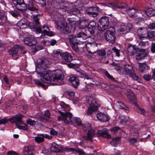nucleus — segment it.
<instances>
[{
  "mask_svg": "<svg viewBox=\"0 0 155 155\" xmlns=\"http://www.w3.org/2000/svg\"><path fill=\"white\" fill-rule=\"evenodd\" d=\"M48 61L44 58L41 60L39 62V70L37 71V74L40 75L41 80L45 83L53 85H58L56 83H54L51 81L52 77H53L54 81L60 80L61 79L62 73L60 70H57L55 74L53 71L47 70Z\"/></svg>",
  "mask_w": 155,
  "mask_h": 155,
  "instance_id": "f257e3e1",
  "label": "nucleus"
},
{
  "mask_svg": "<svg viewBox=\"0 0 155 155\" xmlns=\"http://www.w3.org/2000/svg\"><path fill=\"white\" fill-rule=\"evenodd\" d=\"M59 112L61 114V115L58 116V121H63L67 124H69L70 121L71 122L76 123L78 126L82 125V123L79 118L74 117L73 118L72 120H71L72 114L71 113L68 112L64 113L60 110L59 111Z\"/></svg>",
  "mask_w": 155,
  "mask_h": 155,
  "instance_id": "f03ea898",
  "label": "nucleus"
},
{
  "mask_svg": "<svg viewBox=\"0 0 155 155\" xmlns=\"http://www.w3.org/2000/svg\"><path fill=\"white\" fill-rule=\"evenodd\" d=\"M124 68H123L122 74L124 75H128L133 79L141 83L142 80L135 73L134 70L133 69V67L131 64H128L127 63L124 64Z\"/></svg>",
  "mask_w": 155,
  "mask_h": 155,
  "instance_id": "7ed1b4c3",
  "label": "nucleus"
},
{
  "mask_svg": "<svg viewBox=\"0 0 155 155\" xmlns=\"http://www.w3.org/2000/svg\"><path fill=\"white\" fill-rule=\"evenodd\" d=\"M57 29L63 31L66 35L69 34L72 32V30L68 24L64 20L59 21L57 23Z\"/></svg>",
  "mask_w": 155,
  "mask_h": 155,
  "instance_id": "20e7f679",
  "label": "nucleus"
},
{
  "mask_svg": "<svg viewBox=\"0 0 155 155\" xmlns=\"http://www.w3.org/2000/svg\"><path fill=\"white\" fill-rule=\"evenodd\" d=\"M84 6V3L81 0H77L74 5V8H73L70 11L71 13L75 15L80 13V9Z\"/></svg>",
  "mask_w": 155,
  "mask_h": 155,
  "instance_id": "39448f33",
  "label": "nucleus"
},
{
  "mask_svg": "<svg viewBox=\"0 0 155 155\" xmlns=\"http://www.w3.org/2000/svg\"><path fill=\"white\" fill-rule=\"evenodd\" d=\"M100 25L97 26V28L100 31H103L108 28L110 22L109 17L104 16L100 20Z\"/></svg>",
  "mask_w": 155,
  "mask_h": 155,
  "instance_id": "423d86ee",
  "label": "nucleus"
},
{
  "mask_svg": "<svg viewBox=\"0 0 155 155\" xmlns=\"http://www.w3.org/2000/svg\"><path fill=\"white\" fill-rule=\"evenodd\" d=\"M105 40L110 44H114L115 42V33L110 30H107L104 33Z\"/></svg>",
  "mask_w": 155,
  "mask_h": 155,
  "instance_id": "0eeeda50",
  "label": "nucleus"
},
{
  "mask_svg": "<svg viewBox=\"0 0 155 155\" xmlns=\"http://www.w3.org/2000/svg\"><path fill=\"white\" fill-rule=\"evenodd\" d=\"M24 42L26 45L31 47L35 46L37 42L36 38L31 35L25 38Z\"/></svg>",
  "mask_w": 155,
  "mask_h": 155,
  "instance_id": "6e6552de",
  "label": "nucleus"
},
{
  "mask_svg": "<svg viewBox=\"0 0 155 155\" xmlns=\"http://www.w3.org/2000/svg\"><path fill=\"white\" fill-rule=\"evenodd\" d=\"M44 29L43 31H42L41 28L40 27L37 28L35 29V32L37 33H41L42 35H46L48 36H51L52 35V32L51 31H49L50 29L48 26H46L44 25L42 27Z\"/></svg>",
  "mask_w": 155,
  "mask_h": 155,
  "instance_id": "1a4fd4ad",
  "label": "nucleus"
},
{
  "mask_svg": "<svg viewBox=\"0 0 155 155\" xmlns=\"http://www.w3.org/2000/svg\"><path fill=\"white\" fill-rule=\"evenodd\" d=\"M99 8L97 7H91L86 9V13L94 17H97L98 14Z\"/></svg>",
  "mask_w": 155,
  "mask_h": 155,
  "instance_id": "9d476101",
  "label": "nucleus"
},
{
  "mask_svg": "<svg viewBox=\"0 0 155 155\" xmlns=\"http://www.w3.org/2000/svg\"><path fill=\"white\" fill-rule=\"evenodd\" d=\"M61 56V62L64 64H67L72 60V56L67 52L63 53Z\"/></svg>",
  "mask_w": 155,
  "mask_h": 155,
  "instance_id": "9b49d317",
  "label": "nucleus"
},
{
  "mask_svg": "<svg viewBox=\"0 0 155 155\" xmlns=\"http://www.w3.org/2000/svg\"><path fill=\"white\" fill-rule=\"evenodd\" d=\"M17 46H15V45L8 51L9 54L11 55L12 58L14 60H17L20 56L18 52V50L17 49Z\"/></svg>",
  "mask_w": 155,
  "mask_h": 155,
  "instance_id": "f8f14e48",
  "label": "nucleus"
},
{
  "mask_svg": "<svg viewBox=\"0 0 155 155\" xmlns=\"http://www.w3.org/2000/svg\"><path fill=\"white\" fill-rule=\"evenodd\" d=\"M139 52L135 56L136 59L137 61L144 59L148 54V51L145 49H140Z\"/></svg>",
  "mask_w": 155,
  "mask_h": 155,
  "instance_id": "ddd939ff",
  "label": "nucleus"
},
{
  "mask_svg": "<svg viewBox=\"0 0 155 155\" xmlns=\"http://www.w3.org/2000/svg\"><path fill=\"white\" fill-rule=\"evenodd\" d=\"M140 50V48L137 47L136 45L130 44L128 45L127 51L128 54L130 56L134 55L137 54Z\"/></svg>",
  "mask_w": 155,
  "mask_h": 155,
  "instance_id": "4468645a",
  "label": "nucleus"
},
{
  "mask_svg": "<svg viewBox=\"0 0 155 155\" xmlns=\"http://www.w3.org/2000/svg\"><path fill=\"white\" fill-rule=\"evenodd\" d=\"M149 31L146 28H140L137 30V35L141 40H143L144 38L147 37Z\"/></svg>",
  "mask_w": 155,
  "mask_h": 155,
  "instance_id": "2eb2a0df",
  "label": "nucleus"
},
{
  "mask_svg": "<svg viewBox=\"0 0 155 155\" xmlns=\"http://www.w3.org/2000/svg\"><path fill=\"white\" fill-rule=\"evenodd\" d=\"M22 116L21 115H15L10 118L8 120L11 123H15L17 126L18 124H22L23 122L22 120Z\"/></svg>",
  "mask_w": 155,
  "mask_h": 155,
  "instance_id": "dca6fc26",
  "label": "nucleus"
},
{
  "mask_svg": "<svg viewBox=\"0 0 155 155\" xmlns=\"http://www.w3.org/2000/svg\"><path fill=\"white\" fill-rule=\"evenodd\" d=\"M27 9L30 11L35 12L38 10L39 6L32 1H29L27 4Z\"/></svg>",
  "mask_w": 155,
  "mask_h": 155,
  "instance_id": "f3484780",
  "label": "nucleus"
},
{
  "mask_svg": "<svg viewBox=\"0 0 155 155\" xmlns=\"http://www.w3.org/2000/svg\"><path fill=\"white\" fill-rule=\"evenodd\" d=\"M67 152H74L75 151L79 153V155H84L85 154L83 150L79 148H68L67 147L63 149V151Z\"/></svg>",
  "mask_w": 155,
  "mask_h": 155,
  "instance_id": "a211bd4d",
  "label": "nucleus"
},
{
  "mask_svg": "<svg viewBox=\"0 0 155 155\" xmlns=\"http://www.w3.org/2000/svg\"><path fill=\"white\" fill-rule=\"evenodd\" d=\"M35 150L32 146H28L25 147L23 150L24 155H34Z\"/></svg>",
  "mask_w": 155,
  "mask_h": 155,
  "instance_id": "6ab92c4d",
  "label": "nucleus"
},
{
  "mask_svg": "<svg viewBox=\"0 0 155 155\" xmlns=\"http://www.w3.org/2000/svg\"><path fill=\"white\" fill-rule=\"evenodd\" d=\"M97 134L99 136L102 137L107 139H110L111 138V136L108 134V130L107 129L99 130L97 132Z\"/></svg>",
  "mask_w": 155,
  "mask_h": 155,
  "instance_id": "aec40b11",
  "label": "nucleus"
},
{
  "mask_svg": "<svg viewBox=\"0 0 155 155\" xmlns=\"http://www.w3.org/2000/svg\"><path fill=\"white\" fill-rule=\"evenodd\" d=\"M106 6L112 7L114 9H124L127 7V5L125 4H122L120 5H117L114 3L107 2L106 4Z\"/></svg>",
  "mask_w": 155,
  "mask_h": 155,
  "instance_id": "412c9836",
  "label": "nucleus"
},
{
  "mask_svg": "<svg viewBox=\"0 0 155 155\" xmlns=\"http://www.w3.org/2000/svg\"><path fill=\"white\" fill-rule=\"evenodd\" d=\"M96 26V23L94 21H91L89 23L87 28L90 34L93 35L94 34Z\"/></svg>",
  "mask_w": 155,
  "mask_h": 155,
  "instance_id": "4be33fe9",
  "label": "nucleus"
},
{
  "mask_svg": "<svg viewBox=\"0 0 155 155\" xmlns=\"http://www.w3.org/2000/svg\"><path fill=\"white\" fill-rule=\"evenodd\" d=\"M69 81L75 87H77L79 84V80L77 76L75 75L71 77Z\"/></svg>",
  "mask_w": 155,
  "mask_h": 155,
  "instance_id": "5701e85b",
  "label": "nucleus"
},
{
  "mask_svg": "<svg viewBox=\"0 0 155 155\" xmlns=\"http://www.w3.org/2000/svg\"><path fill=\"white\" fill-rule=\"evenodd\" d=\"M95 134V130H90L88 131L87 136H84L83 138L87 140H90L92 141V138Z\"/></svg>",
  "mask_w": 155,
  "mask_h": 155,
  "instance_id": "b1692460",
  "label": "nucleus"
},
{
  "mask_svg": "<svg viewBox=\"0 0 155 155\" xmlns=\"http://www.w3.org/2000/svg\"><path fill=\"white\" fill-rule=\"evenodd\" d=\"M139 69L142 73H146L149 69L150 67L145 63H138Z\"/></svg>",
  "mask_w": 155,
  "mask_h": 155,
  "instance_id": "393cba45",
  "label": "nucleus"
},
{
  "mask_svg": "<svg viewBox=\"0 0 155 155\" xmlns=\"http://www.w3.org/2000/svg\"><path fill=\"white\" fill-rule=\"evenodd\" d=\"M15 8L19 11L25 12L27 10V4L24 2L21 4H16L15 5Z\"/></svg>",
  "mask_w": 155,
  "mask_h": 155,
  "instance_id": "a878e982",
  "label": "nucleus"
},
{
  "mask_svg": "<svg viewBox=\"0 0 155 155\" xmlns=\"http://www.w3.org/2000/svg\"><path fill=\"white\" fill-rule=\"evenodd\" d=\"M51 150V152H62L63 151V148L57 144L52 145Z\"/></svg>",
  "mask_w": 155,
  "mask_h": 155,
  "instance_id": "bb28decb",
  "label": "nucleus"
},
{
  "mask_svg": "<svg viewBox=\"0 0 155 155\" xmlns=\"http://www.w3.org/2000/svg\"><path fill=\"white\" fill-rule=\"evenodd\" d=\"M97 118L100 121L102 122H105L109 119L108 116L104 114L100 113L98 114L97 116Z\"/></svg>",
  "mask_w": 155,
  "mask_h": 155,
  "instance_id": "cd10ccee",
  "label": "nucleus"
},
{
  "mask_svg": "<svg viewBox=\"0 0 155 155\" xmlns=\"http://www.w3.org/2000/svg\"><path fill=\"white\" fill-rule=\"evenodd\" d=\"M132 27V25L130 23L127 24L126 25L122 26L120 29V31L126 33L129 32Z\"/></svg>",
  "mask_w": 155,
  "mask_h": 155,
  "instance_id": "c85d7f7f",
  "label": "nucleus"
},
{
  "mask_svg": "<svg viewBox=\"0 0 155 155\" xmlns=\"http://www.w3.org/2000/svg\"><path fill=\"white\" fill-rule=\"evenodd\" d=\"M89 23L88 20L84 18H82L80 21L79 23L80 27L82 29H84L87 27Z\"/></svg>",
  "mask_w": 155,
  "mask_h": 155,
  "instance_id": "c756f323",
  "label": "nucleus"
},
{
  "mask_svg": "<svg viewBox=\"0 0 155 155\" xmlns=\"http://www.w3.org/2000/svg\"><path fill=\"white\" fill-rule=\"evenodd\" d=\"M145 13L147 16L151 17L155 15V9L150 8H147L144 11Z\"/></svg>",
  "mask_w": 155,
  "mask_h": 155,
  "instance_id": "7c9ffc66",
  "label": "nucleus"
},
{
  "mask_svg": "<svg viewBox=\"0 0 155 155\" xmlns=\"http://www.w3.org/2000/svg\"><path fill=\"white\" fill-rule=\"evenodd\" d=\"M68 39L69 40L70 44H77L80 42L78 37L74 35L69 36Z\"/></svg>",
  "mask_w": 155,
  "mask_h": 155,
  "instance_id": "2f4dec72",
  "label": "nucleus"
},
{
  "mask_svg": "<svg viewBox=\"0 0 155 155\" xmlns=\"http://www.w3.org/2000/svg\"><path fill=\"white\" fill-rule=\"evenodd\" d=\"M135 17V21L137 22H139L144 21L145 16L141 13H138L134 17Z\"/></svg>",
  "mask_w": 155,
  "mask_h": 155,
  "instance_id": "473e14b6",
  "label": "nucleus"
},
{
  "mask_svg": "<svg viewBox=\"0 0 155 155\" xmlns=\"http://www.w3.org/2000/svg\"><path fill=\"white\" fill-rule=\"evenodd\" d=\"M137 10L135 9L130 8L126 11V12L130 18H133L135 17V14Z\"/></svg>",
  "mask_w": 155,
  "mask_h": 155,
  "instance_id": "72a5a7b5",
  "label": "nucleus"
},
{
  "mask_svg": "<svg viewBox=\"0 0 155 155\" xmlns=\"http://www.w3.org/2000/svg\"><path fill=\"white\" fill-rule=\"evenodd\" d=\"M50 114L49 111L46 110L45 111L44 114L43 116L40 117V119L42 121H47L50 117Z\"/></svg>",
  "mask_w": 155,
  "mask_h": 155,
  "instance_id": "f704fd0d",
  "label": "nucleus"
},
{
  "mask_svg": "<svg viewBox=\"0 0 155 155\" xmlns=\"http://www.w3.org/2000/svg\"><path fill=\"white\" fill-rule=\"evenodd\" d=\"M116 104L124 110L127 112L128 111L129 108L125 105L124 103L121 101H118Z\"/></svg>",
  "mask_w": 155,
  "mask_h": 155,
  "instance_id": "c9c22d12",
  "label": "nucleus"
},
{
  "mask_svg": "<svg viewBox=\"0 0 155 155\" xmlns=\"http://www.w3.org/2000/svg\"><path fill=\"white\" fill-rule=\"evenodd\" d=\"M120 137H117L112 139V140L110 142V143L114 147H116L117 145L118 144L119 141L120 140Z\"/></svg>",
  "mask_w": 155,
  "mask_h": 155,
  "instance_id": "e433bc0d",
  "label": "nucleus"
},
{
  "mask_svg": "<svg viewBox=\"0 0 155 155\" xmlns=\"http://www.w3.org/2000/svg\"><path fill=\"white\" fill-rule=\"evenodd\" d=\"M111 65L113 66L114 67V69L118 71L119 73L121 74L122 73L121 72V71H122V72H123V70L122 69H123V68H122V67L118 65L114 62H113L111 64Z\"/></svg>",
  "mask_w": 155,
  "mask_h": 155,
  "instance_id": "4c0bfd02",
  "label": "nucleus"
},
{
  "mask_svg": "<svg viewBox=\"0 0 155 155\" xmlns=\"http://www.w3.org/2000/svg\"><path fill=\"white\" fill-rule=\"evenodd\" d=\"M83 129L84 131H87L91 129V124L88 123H86L85 124H82Z\"/></svg>",
  "mask_w": 155,
  "mask_h": 155,
  "instance_id": "58836bf2",
  "label": "nucleus"
},
{
  "mask_svg": "<svg viewBox=\"0 0 155 155\" xmlns=\"http://www.w3.org/2000/svg\"><path fill=\"white\" fill-rule=\"evenodd\" d=\"M6 21V17L0 13V26L3 25Z\"/></svg>",
  "mask_w": 155,
  "mask_h": 155,
  "instance_id": "ea45409f",
  "label": "nucleus"
},
{
  "mask_svg": "<svg viewBox=\"0 0 155 155\" xmlns=\"http://www.w3.org/2000/svg\"><path fill=\"white\" fill-rule=\"evenodd\" d=\"M69 99H73L74 97V93L71 91H67L65 92Z\"/></svg>",
  "mask_w": 155,
  "mask_h": 155,
  "instance_id": "a19ab883",
  "label": "nucleus"
},
{
  "mask_svg": "<svg viewBox=\"0 0 155 155\" xmlns=\"http://www.w3.org/2000/svg\"><path fill=\"white\" fill-rule=\"evenodd\" d=\"M22 125H23L21 126L18 124V125H17L16 127L18 128L20 130L22 129L25 130H28V125L27 124H22Z\"/></svg>",
  "mask_w": 155,
  "mask_h": 155,
  "instance_id": "79ce46f5",
  "label": "nucleus"
},
{
  "mask_svg": "<svg viewBox=\"0 0 155 155\" xmlns=\"http://www.w3.org/2000/svg\"><path fill=\"white\" fill-rule=\"evenodd\" d=\"M98 104L96 102V100L93 99L91 101L90 106L94 107V109H97Z\"/></svg>",
  "mask_w": 155,
  "mask_h": 155,
  "instance_id": "37998d69",
  "label": "nucleus"
},
{
  "mask_svg": "<svg viewBox=\"0 0 155 155\" xmlns=\"http://www.w3.org/2000/svg\"><path fill=\"white\" fill-rule=\"evenodd\" d=\"M67 65L68 67L73 68H78L79 67V65L78 64L72 63L70 62L67 64Z\"/></svg>",
  "mask_w": 155,
  "mask_h": 155,
  "instance_id": "c03bdc74",
  "label": "nucleus"
},
{
  "mask_svg": "<svg viewBox=\"0 0 155 155\" xmlns=\"http://www.w3.org/2000/svg\"><path fill=\"white\" fill-rule=\"evenodd\" d=\"M147 37H148L149 38L153 40H155V31H149Z\"/></svg>",
  "mask_w": 155,
  "mask_h": 155,
  "instance_id": "a18cd8bd",
  "label": "nucleus"
},
{
  "mask_svg": "<svg viewBox=\"0 0 155 155\" xmlns=\"http://www.w3.org/2000/svg\"><path fill=\"white\" fill-rule=\"evenodd\" d=\"M26 123L31 126H34L36 124V121L29 118L26 121Z\"/></svg>",
  "mask_w": 155,
  "mask_h": 155,
  "instance_id": "49530a36",
  "label": "nucleus"
},
{
  "mask_svg": "<svg viewBox=\"0 0 155 155\" xmlns=\"http://www.w3.org/2000/svg\"><path fill=\"white\" fill-rule=\"evenodd\" d=\"M94 107L90 106L89 107L87 110V114L88 115H91L94 112L97 110V109H94Z\"/></svg>",
  "mask_w": 155,
  "mask_h": 155,
  "instance_id": "de8ad7c7",
  "label": "nucleus"
},
{
  "mask_svg": "<svg viewBox=\"0 0 155 155\" xmlns=\"http://www.w3.org/2000/svg\"><path fill=\"white\" fill-rule=\"evenodd\" d=\"M35 141L38 143H40L44 141V139L43 137H36L35 138Z\"/></svg>",
  "mask_w": 155,
  "mask_h": 155,
  "instance_id": "09e8293b",
  "label": "nucleus"
},
{
  "mask_svg": "<svg viewBox=\"0 0 155 155\" xmlns=\"http://www.w3.org/2000/svg\"><path fill=\"white\" fill-rule=\"evenodd\" d=\"M71 44L73 49L75 51L77 52L79 51V49L78 45V44H80V42L78 43Z\"/></svg>",
  "mask_w": 155,
  "mask_h": 155,
  "instance_id": "8fccbe9b",
  "label": "nucleus"
},
{
  "mask_svg": "<svg viewBox=\"0 0 155 155\" xmlns=\"http://www.w3.org/2000/svg\"><path fill=\"white\" fill-rule=\"evenodd\" d=\"M57 4L56 7L57 9H64L65 8V6H64V2L58 4Z\"/></svg>",
  "mask_w": 155,
  "mask_h": 155,
  "instance_id": "3c124183",
  "label": "nucleus"
},
{
  "mask_svg": "<svg viewBox=\"0 0 155 155\" xmlns=\"http://www.w3.org/2000/svg\"><path fill=\"white\" fill-rule=\"evenodd\" d=\"M9 13L13 16L15 18H17L20 15L19 13L18 12L15 10L10 11Z\"/></svg>",
  "mask_w": 155,
  "mask_h": 155,
  "instance_id": "603ef678",
  "label": "nucleus"
},
{
  "mask_svg": "<svg viewBox=\"0 0 155 155\" xmlns=\"http://www.w3.org/2000/svg\"><path fill=\"white\" fill-rule=\"evenodd\" d=\"M38 136H41L43 137V138H45L48 139H51L52 138V137L50 136L48 134H38Z\"/></svg>",
  "mask_w": 155,
  "mask_h": 155,
  "instance_id": "864d4df0",
  "label": "nucleus"
},
{
  "mask_svg": "<svg viewBox=\"0 0 155 155\" xmlns=\"http://www.w3.org/2000/svg\"><path fill=\"white\" fill-rule=\"evenodd\" d=\"M105 74L106 76L109 79H110L112 81H115V79L107 71H105Z\"/></svg>",
  "mask_w": 155,
  "mask_h": 155,
  "instance_id": "5fc2aeb1",
  "label": "nucleus"
},
{
  "mask_svg": "<svg viewBox=\"0 0 155 155\" xmlns=\"http://www.w3.org/2000/svg\"><path fill=\"white\" fill-rule=\"evenodd\" d=\"M38 15H35L33 17V20L37 25L39 24V18L38 17Z\"/></svg>",
  "mask_w": 155,
  "mask_h": 155,
  "instance_id": "6e6d98bb",
  "label": "nucleus"
},
{
  "mask_svg": "<svg viewBox=\"0 0 155 155\" xmlns=\"http://www.w3.org/2000/svg\"><path fill=\"white\" fill-rule=\"evenodd\" d=\"M81 74L82 75L83 77L85 78L87 80L92 79V78L90 76H89L87 73L85 72H81Z\"/></svg>",
  "mask_w": 155,
  "mask_h": 155,
  "instance_id": "4d7b16f0",
  "label": "nucleus"
},
{
  "mask_svg": "<svg viewBox=\"0 0 155 155\" xmlns=\"http://www.w3.org/2000/svg\"><path fill=\"white\" fill-rule=\"evenodd\" d=\"M112 50L113 51V52H115L116 53V56L119 57L120 56V51L115 47H114L112 48Z\"/></svg>",
  "mask_w": 155,
  "mask_h": 155,
  "instance_id": "13d9d810",
  "label": "nucleus"
},
{
  "mask_svg": "<svg viewBox=\"0 0 155 155\" xmlns=\"http://www.w3.org/2000/svg\"><path fill=\"white\" fill-rule=\"evenodd\" d=\"M120 130V128L119 127H114L110 129V130L112 132H116Z\"/></svg>",
  "mask_w": 155,
  "mask_h": 155,
  "instance_id": "bf43d9fd",
  "label": "nucleus"
},
{
  "mask_svg": "<svg viewBox=\"0 0 155 155\" xmlns=\"http://www.w3.org/2000/svg\"><path fill=\"white\" fill-rule=\"evenodd\" d=\"M143 77L144 79L146 81H149L151 79V76L149 74H145Z\"/></svg>",
  "mask_w": 155,
  "mask_h": 155,
  "instance_id": "052dcab7",
  "label": "nucleus"
},
{
  "mask_svg": "<svg viewBox=\"0 0 155 155\" xmlns=\"http://www.w3.org/2000/svg\"><path fill=\"white\" fill-rule=\"evenodd\" d=\"M35 83L38 85L42 87L44 86V85L41 83L39 80L38 79H35L34 80Z\"/></svg>",
  "mask_w": 155,
  "mask_h": 155,
  "instance_id": "680f3d73",
  "label": "nucleus"
},
{
  "mask_svg": "<svg viewBox=\"0 0 155 155\" xmlns=\"http://www.w3.org/2000/svg\"><path fill=\"white\" fill-rule=\"evenodd\" d=\"M148 28L150 29H155V22L150 23L148 25Z\"/></svg>",
  "mask_w": 155,
  "mask_h": 155,
  "instance_id": "e2e57ef3",
  "label": "nucleus"
},
{
  "mask_svg": "<svg viewBox=\"0 0 155 155\" xmlns=\"http://www.w3.org/2000/svg\"><path fill=\"white\" fill-rule=\"evenodd\" d=\"M151 51L153 53H155V42H152L151 45Z\"/></svg>",
  "mask_w": 155,
  "mask_h": 155,
  "instance_id": "0e129e2a",
  "label": "nucleus"
},
{
  "mask_svg": "<svg viewBox=\"0 0 155 155\" xmlns=\"http://www.w3.org/2000/svg\"><path fill=\"white\" fill-rule=\"evenodd\" d=\"M9 120L5 118L0 120V125L1 124H5Z\"/></svg>",
  "mask_w": 155,
  "mask_h": 155,
  "instance_id": "69168bd1",
  "label": "nucleus"
},
{
  "mask_svg": "<svg viewBox=\"0 0 155 155\" xmlns=\"http://www.w3.org/2000/svg\"><path fill=\"white\" fill-rule=\"evenodd\" d=\"M50 134H51L53 135H57V131H55L54 129L52 128H50Z\"/></svg>",
  "mask_w": 155,
  "mask_h": 155,
  "instance_id": "338daca9",
  "label": "nucleus"
},
{
  "mask_svg": "<svg viewBox=\"0 0 155 155\" xmlns=\"http://www.w3.org/2000/svg\"><path fill=\"white\" fill-rule=\"evenodd\" d=\"M98 54L99 55L104 56L105 55L106 52L104 50H101L98 51Z\"/></svg>",
  "mask_w": 155,
  "mask_h": 155,
  "instance_id": "774afa93",
  "label": "nucleus"
}]
</instances>
